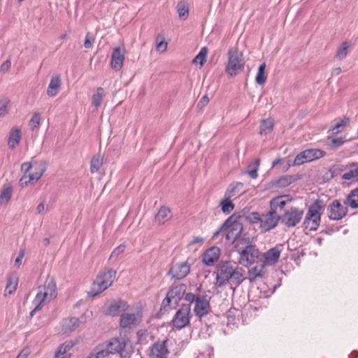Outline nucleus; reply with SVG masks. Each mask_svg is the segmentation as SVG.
<instances>
[{"mask_svg":"<svg viewBox=\"0 0 358 358\" xmlns=\"http://www.w3.org/2000/svg\"><path fill=\"white\" fill-rule=\"evenodd\" d=\"M45 210V206L43 203H40L36 207V211L38 214H41Z\"/></svg>","mask_w":358,"mask_h":358,"instance_id":"338daca9","label":"nucleus"},{"mask_svg":"<svg viewBox=\"0 0 358 358\" xmlns=\"http://www.w3.org/2000/svg\"><path fill=\"white\" fill-rule=\"evenodd\" d=\"M32 167L33 165L30 162H24L21 166V170L24 171V175H27Z\"/></svg>","mask_w":358,"mask_h":358,"instance_id":"13d9d810","label":"nucleus"},{"mask_svg":"<svg viewBox=\"0 0 358 358\" xmlns=\"http://www.w3.org/2000/svg\"><path fill=\"white\" fill-rule=\"evenodd\" d=\"M167 46H155V51L162 54L166 51Z\"/></svg>","mask_w":358,"mask_h":358,"instance_id":"0e129e2a","label":"nucleus"},{"mask_svg":"<svg viewBox=\"0 0 358 358\" xmlns=\"http://www.w3.org/2000/svg\"><path fill=\"white\" fill-rule=\"evenodd\" d=\"M248 220L253 224H259V229L266 232L277 226L280 221V215L271 210L262 213L252 212L248 216Z\"/></svg>","mask_w":358,"mask_h":358,"instance_id":"7ed1b4c3","label":"nucleus"},{"mask_svg":"<svg viewBox=\"0 0 358 358\" xmlns=\"http://www.w3.org/2000/svg\"><path fill=\"white\" fill-rule=\"evenodd\" d=\"M106 95L105 90L103 87H98L96 92L92 96V104L98 108L102 103V101Z\"/></svg>","mask_w":358,"mask_h":358,"instance_id":"f704fd0d","label":"nucleus"},{"mask_svg":"<svg viewBox=\"0 0 358 358\" xmlns=\"http://www.w3.org/2000/svg\"><path fill=\"white\" fill-rule=\"evenodd\" d=\"M266 64H262L258 69V72L255 78V81L259 85H263L266 82V76L265 75Z\"/></svg>","mask_w":358,"mask_h":358,"instance_id":"79ce46f5","label":"nucleus"},{"mask_svg":"<svg viewBox=\"0 0 358 358\" xmlns=\"http://www.w3.org/2000/svg\"><path fill=\"white\" fill-rule=\"evenodd\" d=\"M341 68H339V67L335 68L332 70L331 75L332 76H338L341 73Z\"/></svg>","mask_w":358,"mask_h":358,"instance_id":"774afa93","label":"nucleus"},{"mask_svg":"<svg viewBox=\"0 0 358 358\" xmlns=\"http://www.w3.org/2000/svg\"><path fill=\"white\" fill-rule=\"evenodd\" d=\"M126 346V341L124 338H111L106 344L105 348L109 353V355L115 353L121 352Z\"/></svg>","mask_w":358,"mask_h":358,"instance_id":"a211bd4d","label":"nucleus"},{"mask_svg":"<svg viewBox=\"0 0 358 358\" xmlns=\"http://www.w3.org/2000/svg\"><path fill=\"white\" fill-rule=\"evenodd\" d=\"M171 217V213L169 208L162 207L155 215V222L159 224H163Z\"/></svg>","mask_w":358,"mask_h":358,"instance_id":"5701e85b","label":"nucleus"},{"mask_svg":"<svg viewBox=\"0 0 358 358\" xmlns=\"http://www.w3.org/2000/svg\"><path fill=\"white\" fill-rule=\"evenodd\" d=\"M243 280V269L234 265L231 262L220 264L216 271V285L222 287L227 283L239 285Z\"/></svg>","mask_w":358,"mask_h":358,"instance_id":"f257e3e1","label":"nucleus"},{"mask_svg":"<svg viewBox=\"0 0 358 358\" xmlns=\"http://www.w3.org/2000/svg\"><path fill=\"white\" fill-rule=\"evenodd\" d=\"M243 184L242 182H236L235 184H230L227 189L224 197L231 198L239 193L241 189L243 188Z\"/></svg>","mask_w":358,"mask_h":358,"instance_id":"7c9ffc66","label":"nucleus"},{"mask_svg":"<svg viewBox=\"0 0 358 358\" xmlns=\"http://www.w3.org/2000/svg\"><path fill=\"white\" fill-rule=\"evenodd\" d=\"M128 303L123 300H118L113 301L108 307L106 313L111 316H117L122 313H124L129 310Z\"/></svg>","mask_w":358,"mask_h":358,"instance_id":"f3484780","label":"nucleus"},{"mask_svg":"<svg viewBox=\"0 0 358 358\" xmlns=\"http://www.w3.org/2000/svg\"><path fill=\"white\" fill-rule=\"evenodd\" d=\"M348 203H341L339 200H334L327 206V216L332 220H340L346 216L348 209Z\"/></svg>","mask_w":358,"mask_h":358,"instance_id":"f8f14e48","label":"nucleus"},{"mask_svg":"<svg viewBox=\"0 0 358 358\" xmlns=\"http://www.w3.org/2000/svg\"><path fill=\"white\" fill-rule=\"evenodd\" d=\"M116 271L112 268L101 271L92 284L90 295L95 296L108 288L114 281Z\"/></svg>","mask_w":358,"mask_h":358,"instance_id":"423d86ee","label":"nucleus"},{"mask_svg":"<svg viewBox=\"0 0 358 358\" xmlns=\"http://www.w3.org/2000/svg\"><path fill=\"white\" fill-rule=\"evenodd\" d=\"M17 285V278L14 275L10 276L8 280L7 285L6 287V292L9 294H13L15 291Z\"/></svg>","mask_w":358,"mask_h":358,"instance_id":"c03bdc74","label":"nucleus"},{"mask_svg":"<svg viewBox=\"0 0 358 358\" xmlns=\"http://www.w3.org/2000/svg\"><path fill=\"white\" fill-rule=\"evenodd\" d=\"M186 285L185 284H180L173 287L167 292L168 296L174 300L175 303H177L183 296H185Z\"/></svg>","mask_w":358,"mask_h":358,"instance_id":"412c9836","label":"nucleus"},{"mask_svg":"<svg viewBox=\"0 0 358 358\" xmlns=\"http://www.w3.org/2000/svg\"><path fill=\"white\" fill-rule=\"evenodd\" d=\"M80 320L77 317L66 319L63 322V330L66 332H71L80 326Z\"/></svg>","mask_w":358,"mask_h":358,"instance_id":"bb28decb","label":"nucleus"},{"mask_svg":"<svg viewBox=\"0 0 358 358\" xmlns=\"http://www.w3.org/2000/svg\"><path fill=\"white\" fill-rule=\"evenodd\" d=\"M24 256V252L23 250H21L20 253L18 254L17 257L16 258L15 261V265L17 267H19L21 265L22 259H23Z\"/></svg>","mask_w":358,"mask_h":358,"instance_id":"680f3d73","label":"nucleus"},{"mask_svg":"<svg viewBox=\"0 0 358 358\" xmlns=\"http://www.w3.org/2000/svg\"><path fill=\"white\" fill-rule=\"evenodd\" d=\"M21 138L20 130L18 128H13L10 132V136L8 141V145L10 148H14L20 143Z\"/></svg>","mask_w":358,"mask_h":358,"instance_id":"cd10ccee","label":"nucleus"},{"mask_svg":"<svg viewBox=\"0 0 358 358\" xmlns=\"http://www.w3.org/2000/svg\"><path fill=\"white\" fill-rule=\"evenodd\" d=\"M177 10L180 19L185 20L189 15V4L185 1H180L178 3Z\"/></svg>","mask_w":358,"mask_h":358,"instance_id":"e433bc0d","label":"nucleus"},{"mask_svg":"<svg viewBox=\"0 0 358 358\" xmlns=\"http://www.w3.org/2000/svg\"><path fill=\"white\" fill-rule=\"evenodd\" d=\"M126 50L124 46H117L112 52L110 59V67L115 71H119L123 66L125 59Z\"/></svg>","mask_w":358,"mask_h":358,"instance_id":"2eb2a0df","label":"nucleus"},{"mask_svg":"<svg viewBox=\"0 0 358 358\" xmlns=\"http://www.w3.org/2000/svg\"><path fill=\"white\" fill-rule=\"evenodd\" d=\"M306 162H310V161L308 158L306 151L303 150L296 156L293 162V165L299 166Z\"/></svg>","mask_w":358,"mask_h":358,"instance_id":"de8ad7c7","label":"nucleus"},{"mask_svg":"<svg viewBox=\"0 0 358 358\" xmlns=\"http://www.w3.org/2000/svg\"><path fill=\"white\" fill-rule=\"evenodd\" d=\"M40 115L35 113L29 122V126L31 130L35 129L39 126L40 124Z\"/></svg>","mask_w":358,"mask_h":358,"instance_id":"8fccbe9b","label":"nucleus"},{"mask_svg":"<svg viewBox=\"0 0 358 358\" xmlns=\"http://www.w3.org/2000/svg\"><path fill=\"white\" fill-rule=\"evenodd\" d=\"M231 198L224 197L220 201V206H221L222 211L225 214H229L234 209V204L230 200Z\"/></svg>","mask_w":358,"mask_h":358,"instance_id":"4c0bfd02","label":"nucleus"},{"mask_svg":"<svg viewBox=\"0 0 358 358\" xmlns=\"http://www.w3.org/2000/svg\"><path fill=\"white\" fill-rule=\"evenodd\" d=\"M260 165L259 159H256L252 164L248 165V169H250L253 166V170H248L247 173L250 176V177L252 179H255L257 178L258 174L257 171Z\"/></svg>","mask_w":358,"mask_h":358,"instance_id":"37998d69","label":"nucleus"},{"mask_svg":"<svg viewBox=\"0 0 358 358\" xmlns=\"http://www.w3.org/2000/svg\"><path fill=\"white\" fill-rule=\"evenodd\" d=\"M157 45H168V42L165 41V37L163 34H159L156 38Z\"/></svg>","mask_w":358,"mask_h":358,"instance_id":"bf43d9fd","label":"nucleus"},{"mask_svg":"<svg viewBox=\"0 0 358 358\" xmlns=\"http://www.w3.org/2000/svg\"><path fill=\"white\" fill-rule=\"evenodd\" d=\"M234 243H235V248L238 254L241 252V249L244 250L245 248H246V247L255 246V245H251L250 243L249 238H245L242 237L238 238L236 241H234Z\"/></svg>","mask_w":358,"mask_h":358,"instance_id":"ea45409f","label":"nucleus"},{"mask_svg":"<svg viewBox=\"0 0 358 358\" xmlns=\"http://www.w3.org/2000/svg\"><path fill=\"white\" fill-rule=\"evenodd\" d=\"M34 166L36 171L30 174L24 175L21 177L19 184L21 187H27L29 184H33L34 182L38 181L46 170L45 164L43 162H35Z\"/></svg>","mask_w":358,"mask_h":358,"instance_id":"9b49d317","label":"nucleus"},{"mask_svg":"<svg viewBox=\"0 0 358 358\" xmlns=\"http://www.w3.org/2000/svg\"><path fill=\"white\" fill-rule=\"evenodd\" d=\"M190 305H182L176 312L172 322L177 329H182L189 323Z\"/></svg>","mask_w":358,"mask_h":358,"instance_id":"ddd939ff","label":"nucleus"},{"mask_svg":"<svg viewBox=\"0 0 358 358\" xmlns=\"http://www.w3.org/2000/svg\"><path fill=\"white\" fill-rule=\"evenodd\" d=\"M245 60L242 52L237 48H231L228 52V64L226 71L230 76H234L244 67Z\"/></svg>","mask_w":358,"mask_h":358,"instance_id":"6e6552de","label":"nucleus"},{"mask_svg":"<svg viewBox=\"0 0 358 358\" xmlns=\"http://www.w3.org/2000/svg\"><path fill=\"white\" fill-rule=\"evenodd\" d=\"M11 62L9 59H8L6 61H5L0 67V71L2 73L7 72L9 69L10 68Z\"/></svg>","mask_w":358,"mask_h":358,"instance_id":"5fc2aeb1","label":"nucleus"},{"mask_svg":"<svg viewBox=\"0 0 358 358\" xmlns=\"http://www.w3.org/2000/svg\"><path fill=\"white\" fill-rule=\"evenodd\" d=\"M265 273V267L264 264L255 266L248 271V279L250 282H254L257 278L262 277Z\"/></svg>","mask_w":358,"mask_h":358,"instance_id":"b1692460","label":"nucleus"},{"mask_svg":"<svg viewBox=\"0 0 358 358\" xmlns=\"http://www.w3.org/2000/svg\"><path fill=\"white\" fill-rule=\"evenodd\" d=\"M286 196H280L271 200L270 201V210L274 212L281 210L284 208L287 201L284 199Z\"/></svg>","mask_w":358,"mask_h":358,"instance_id":"a878e982","label":"nucleus"},{"mask_svg":"<svg viewBox=\"0 0 358 358\" xmlns=\"http://www.w3.org/2000/svg\"><path fill=\"white\" fill-rule=\"evenodd\" d=\"M220 257V249L217 247H213L207 250L203 255L202 261L206 266H212L217 261Z\"/></svg>","mask_w":358,"mask_h":358,"instance_id":"aec40b11","label":"nucleus"},{"mask_svg":"<svg viewBox=\"0 0 358 358\" xmlns=\"http://www.w3.org/2000/svg\"><path fill=\"white\" fill-rule=\"evenodd\" d=\"M71 348L72 344L70 343H63L59 347L55 354V358H70V353L68 352V350Z\"/></svg>","mask_w":358,"mask_h":358,"instance_id":"72a5a7b5","label":"nucleus"},{"mask_svg":"<svg viewBox=\"0 0 358 358\" xmlns=\"http://www.w3.org/2000/svg\"><path fill=\"white\" fill-rule=\"evenodd\" d=\"M109 353L105 348L97 347L93 350L87 358H109Z\"/></svg>","mask_w":358,"mask_h":358,"instance_id":"58836bf2","label":"nucleus"},{"mask_svg":"<svg viewBox=\"0 0 358 358\" xmlns=\"http://www.w3.org/2000/svg\"><path fill=\"white\" fill-rule=\"evenodd\" d=\"M240 257L238 262L244 266L255 262L256 259L259 257V251L255 246L246 247L244 250L241 249V252L239 253Z\"/></svg>","mask_w":358,"mask_h":358,"instance_id":"4468645a","label":"nucleus"},{"mask_svg":"<svg viewBox=\"0 0 358 358\" xmlns=\"http://www.w3.org/2000/svg\"><path fill=\"white\" fill-rule=\"evenodd\" d=\"M142 320V315L139 312L124 313L121 314L120 318V329L122 331L127 332L136 327Z\"/></svg>","mask_w":358,"mask_h":358,"instance_id":"9d476101","label":"nucleus"},{"mask_svg":"<svg viewBox=\"0 0 358 358\" xmlns=\"http://www.w3.org/2000/svg\"><path fill=\"white\" fill-rule=\"evenodd\" d=\"M190 271V266L186 262H178L172 264L168 274L172 278L183 279Z\"/></svg>","mask_w":358,"mask_h":358,"instance_id":"dca6fc26","label":"nucleus"},{"mask_svg":"<svg viewBox=\"0 0 358 358\" xmlns=\"http://www.w3.org/2000/svg\"><path fill=\"white\" fill-rule=\"evenodd\" d=\"M281 250L278 247L273 248L264 253V262L268 265L275 264L279 259Z\"/></svg>","mask_w":358,"mask_h":358,"instance_id":"4be33fe9","label":"nucleus"},{"mask_svg":"<svg viewBox=\"0 0 358 358\" xmlns=\"http://www.w3.org/2000/svg\"><path fill=\"white\" fill-rule=\"evenodd\" d=\"M303 213L302 209L291 207L286 209L280 215V221L287 227H294L301 221Z\"/></svg>","mask_w":358,"mask_h":358,"instance_id":"1a4fd4ad","label":"nucleus"},{"mask_svg":"<svg viewBox=\"0 0 358 358\" xmlns=\"http://www.w3.org/2000/svg\"><path fill=\"white\" fill-rule=\"evenodd\" d=\"M324 208L323 201L316 200L310 206L303 224L306 229L315 231L318 228L321 220L320 210Z\"/></svg>","mask_w":358,"mask_h":358,"instance_id":"0eeeda50","label":"nucleus"},{"mask_svg":"<svg viewBox=\"0 0 358 358\" xmlns=\"http://www.w3.org/2000/svg\"><path fill=\"white\" fill-rule=\"evenodd\" d=\"M350 123V119L348 117H344L341 121L338 122L335 125L330 129L332 134H337L341 132L340 129L348 126Z\"/></svg>","mask_w":358,"mask_h":358,"instance_id":"49530a36","label":"nucleus"},{"mask_svg":"<svg viewBox=\"0 0 358 358\" xmlns=\"http://www.w3.org/2000/svg\"><path fill=\"white\" fill-rule=\"evenodd\" d=\"M345 141L343 138H333L331 141V145L335 147H339L344 143Z\"/></svg>","mask_w":358,"mask_h":358,"instance_id":"4d7b16f0","label":"nucleus"},{"mask_svg":"<svg viewBox=\"0 0 358 358\" xmlns=\"http://www.w3.org/2000/svg\"><path fill=\"white\" fill-rule=\"evenodd\" d=\"M60 86L61 80L59 78L58 76L52 77L48 88V95L52 97L56 96L60 88Z\"/></svg>","mask_w":358,"mask_h":358,"instance_id":"393cba45","label":"nucleus"},{"mask_svg":"<svg viewBox=\"0 0 358 358\" xmlns=\"http://www.w3.org/2000/svg\"><path fill=\"white\" fill-rule=\"evenodd\" d=\"M185 300L189 303H194V313L200 319L211 311L210 298L206 294L199 295L188 292L185 294Z\"/></svg>","mask_w":358,"mask_h":358,"instance_id":"39448f33","label":"nucleus"},{"mask_svg":"<svg viewBox=\"0 0 358 358\" xmlns=\"http://www.w3.org/2000/svg\"><path fill=\"white\" fill-rule=\"evenodd\" d=\"M209 102V98L208 96L205 95L203 96L201 100L199 101L197 104V107L200 109L203 108L204 106H206Z\"/></svg>","mask_w":358,"mask_h":358,"instance_id":"6e6d98bb","label":"nucleus"},{"mask_svg":"<svg viewBox=\"0 0 358 358\" xmlns=\"http://www.w3.org/2000/svg\"><path fill=\"white\" fill-rule=\"evenodd\" d=\"M30 355V350L28 348H24L21 350L17 358H27Z\"/></svg>","mask_w":358,"mask_h":358,"instance_id":"052dcab7","label":"nucleus"},{"mask_svg":"<svg viewBox=\"0 0 358 358\" xmlns=\"http://www.w3.org/2000/svg\"><path fill=\"white\" fill-rule=\"evenodd\" d=\"M345 203H348L351 208H358V187L350 191Z\"/></svg>","mask_w":358,"mask_h":358,"instance_id":"c85d7f7f","label":"nucleus"},{"mask_svg":"<svg viewBox=\"0 0 358 358\" xmlns=\"http://www.w3.org/2000/svg\"><path fill=\"white\" fill-rule=\"evenodd\" d=\"M12 195V188L10 187H8L4 188L1 194H0V202L1 203H7Z\"/></svg>","mask_w":358,"mask_h":358,"instance_id":"09e8293b","label":"nucleus"},{"mask_svg":"<svg viewBox=\"0 0 358 358\" xmlns=\"http://www.w3.org/2000/svg\"><path fill=\"white\" fill-rule=\"evenodd\" d=\"M293 177L291 176H283L275 182V185L278 187H285L293 182Z\"/></svg>","mask_w":358,"mask_h":358,"instance_id":"a18cd8bd","label":"nucleus"},{"mask_svg":"<svg viewBox=\"0 0 358 358\" xmlns=\"http://www.w3.org/2000/svg\"><path fill=\"white\" fill-rule=\"evenodd\" d=\"M125 246L120 245L115 248L110 255V259L117 258L119 255H122L124 252Z\"/></svg>","mask_w":358,"mask_h":358,"instance_id":"603ef678","label":"nucleus"},{"mask_svg":"<svg viewBox=\"0 0 358 358\" xmlns=\"http://www.w3.org/2000/svg\"><path fill=\"white\" fill-rule=\"evenodd\" d=\"M208 52V50L206 46H203L199 54L194 58L192 63L194 64H199L200 66H203L206 62V57Z\"/></svg>","mask_w":358,"mask_h":358,"instance_id":"c9c22d12","label":"nucleus"},{"mask_svg":"<svg viewBox=\"0 0 358 358\" xmlns=\"http://www.w3.org/2000/svg\"><path fill=\"white\" fill-rule=\"evenodd\" d=\"M57 296L56 283L53 278L48 277L44 284L39 286L38 292L33 301L34 308L31 311L30 315L42 308L45 304L55 299Z\"/></svg>","mask_w":358,"mask_h":358,"instance_id":"f03ea898","label":"nucleus"},{"mask_svg":"<svg viewBox=\"0 0 358 358\" xmlns=\"http://www.w3.org/2000/svg\"><path fill=\"white\" fill-rule=\"evenodd\" d=\"M243 230V224L238 221H234L233 217L231 216L227 218L220 229L214 233L213 238L225 234L227 241L234 243L235 241L241 237Z\"/></svg>","mask_w":358,"mask_h":358,"instance_id":"20e7f679","label":"nucleus"},{"mask_svg":"<svg viewBox=\"0 0 358 358\" xmlns=\"http://www.w3.org/2000/svg\"><path fill=\"white\" fill-rule=\"evenodd\" d=\"M172 300L173 299L171 297L168 296V294H167L166 298L162 301V306L163 308H166V306H169V304Z\"/></svg>","mask_w":358,"mask_h":358,"instance_id":"e2e57ef3","label":"nucleus"},{"mask_svg":"<svg viewBox=\"0 0 358 358\" xmlns=\"http://www.w3.org/2000/svg\"><path fill=\"white\" fill-rule=\"evenodd\" d=\"M342 178L345 180H352L358 178V166L355 163L350 165V170L342 176Z\"/></svg>","mask_w":358,"mask_h":358,"instance_id":"2f4dec72","label":"nucleus"},{"mask_svg":"<svg viewBox=\"0 0 358 358\" xmlns=\"http://www.w3.org/2000/svg\"><path fill=\"white\" fill-rule=\"evenodd\" d=\"M93 43L92 37L87 34L85 37V44L84 45H91Z\"/></svg>","mask_w":358,"mask_h":358,"instance_id":"69168bd1","label":"nucleus"},{"mask_svg":"<svg viewBox=\"0 0 358 358\" xmlns=\"http://www.w3.org/2000/svg\"><path fill=\"white\" fill-rule=\"evenodd\" d=\"M103 165V158L100 155L94 156L91 160L90 171L97 172Z\"/></svg>","mask_w":358,"mask_h":358,"instance_id":"a19ab883","label":"nucleus"},{"mask_svg":"<svg viewBox=\"0 0 358 358\" xmlns=\"http://www.w3.org/2000/svg\"><path fill=\"white\" fill-rule=\"evenodd\" d=\"M169 350L166 341L155 343L151 348L150 356L151 358H167Z\"/></svg>","mask_w":358,"mask_h":358,"instance_id":"6ab92c4d","label":"nucleus"},{"mask_svg":"<svg viewBox=\"0 0 358 358\" xmlns=\"http://www.w3.org/2000/svg\"><path fill=\"white\" fill-rule=\"evenodd\" d=\"M348 48L349 46H343L336 53V58L339 60L344 59L348 53Z\"/></svg>","mask_w":358,"mask_h":358,"instance_id":"864d4df0","label":"nucleus"},{"mask_svg":"<svg viewBox=\"0 0 358 358\" xmlns=\"http://www.w3.org/2000/svg\"><path fill=\"white\" fill-rule=\"evenodd\" d=\"M273 124L274 122L271 118L262 120L259 126V134L261 135H267L271 133L273 129Z\"/></svg>","mask_w":358,"mask_h":358,"instance_id":"c756f323","label":"nucleus"},{"mask_svg":"<svg viewBox=\"0 0 358 358\" xmlns=\"http://www.w3.org/2000/svg\"><path fill=\"white\" fill-rule=\"evenodd\" d=\"M9 101L6 99L0 100V117L5 116L8 113V104Z\"/></svg>","mask_w":358,"mask_h":358,"instance_id":"3c124183","label":"nucleus"},{"mask_svg":"<svg viewBox=\"0 0 358 358\" xmlns=\"http://www.w3.org/2000/svg\"><path fill=\"white\" fill-rule=\"evenodd\" d=\"M305 151L310 162L320 159L326 155L324 150L317 148L307 149Z\"/></svg>","mask_w":358,"mask_h":358,"instance_id":"473e14b6","label":"nucleus"}]
</instances>
